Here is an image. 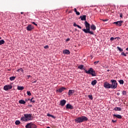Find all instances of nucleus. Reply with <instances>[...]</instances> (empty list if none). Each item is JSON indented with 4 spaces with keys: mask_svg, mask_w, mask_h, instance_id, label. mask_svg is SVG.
I'll list each match as a JSON object with an SVG mask.
<instances>
[{
    "mask_svg": "<svg viewBox=\"0 0 128 128\" xmlns=\"http://www.w3.org/2000/svg\"><path fill=\"white\" fill-rule=\"evenodd\" d=\"M84 26L86 28V29H82V30L84 32L85 34H90L94 35V33L92 31H90V24L88 22L85 21Z\"/></svg>",
    "mask_w": 128,
    "mask_h": 128,
    "instance_id": "obj_1",
    "label": "nucleus"
},
{
    "mask_svg": "<svg viewBox=\"0 0 128 128\" xmlns=\"http://www.w3.org/2000/svg\"><path fill=\"white\" fill-rule=\"evenodd\" d=\"M88 120V118L86 116L78 117L74 120V121L76 124H80V122H86Z\"/></svg>",
    "mask_w": 128,
    "mask_h": 128,
    "instance_id": "obj_2",
    "label": "nucleus"
},
{
    "mask_svg": "<svg viewBox=\"0 0 128 128\" xmlns=\"http://www.w3.org/2000/svg\"><path fill=\"white\" fill-rule=\"evenodd\" d=\"M32 114H24V116H22L20 118L22 122H28V120H32Z\"/></svg>",
    "mask_w": 128,
    "mask_h": 128,
    "instance_id": "obj_3",
    "label": "nucleus"
},
{
    "mask_svg": "<svg viewBox=\"0 0 128 128\" xmlns=\"http://www.w3.org/2000/svg\"><path fill=\"white\" fill-rule=\"evenodd\" d=\"M84 70H85V72L88 74H91L92 76H96V71L94 70V69L92 68H90L88 70H86V69Z\"/></svg>",
    "mask_w": 128,
    "mask_h": 128,
    "instance_id": "obj_4",
    "label": "nucleus"
},
{
    "mask_svg": "<svg viewBox=\"0 0 128 128\" xmlns=\"http://www.w3.org/2000/svg\"><path fill=\"white\" fill-rule=\"evenodd\" d=\"M110 82L112 84H110L111 86V88H118V82H116V80H111Z\"/></svg>",
    "mask_w": 128,
    "mask_h": 128,
    "instance_id": "obj_5",
    "label": "nucleus"
},
{
    "mask_svg": "<svg viewBox=\"0 0 128 128\" xmlns=\"http://www.w3.org/2000/svg\"><path fill=\"white\" fill-rule=\"evenodd\" d=\"M12 84L6 85L4 87V90H12Z\"/></svg>",
    "mask_w": 128,
    "mask_h": 128,
    "instance_id": "obj_6",
    "label": "nucleus"
},
{
    "mask_svg": "<svg viewBox=\"0 0 128 128\" xmlns=\"http://www.w3.org/2000/svg\"><path fill=\"white\" fill-rule=\"evenodd\" d=\"M122 22H124V21L120 20L114 22L113 24H116L117 26H122Z\"/></svg>",
    "mask_w": 128,
    "mask_h": 128,
    "instance_id": "obj_7",
    "label": "nucleus"
},
{
    "mask_svg": "<svg viewBox=\"0 0 128 128\" xmlns=\"http://www.w3.org/2000/svg\"><path fill=\"white\" fill-rule=\"evenodd\" d=\"M26 28L27 30H28V32H30L32 30H34V26L32 24H29L28 26H26Z\"/></svg>",
    "mask_w": 128,
    "mask_h": 128,
    "instance_id": "obj_8",
    "label": "nucleus"
},
{
    "mask_svg": "<svg viewBox=\"0 0 128 128\" xmlns=\"http://www.w3.org/2000/svg\"><path fill=\"white\" fill-rule=\"evenodd\" d=\"M104 88H112L110 84L106 82H104Z\"/></svg>",
    "mask_w": 128,
    "mask_h": 128,
    "instance_id": "obj_9",
    "label": "nucleus"
},
{
    "mask_svg": "<svg viewBox=\"0 0 128 128\" xmlns=\"http://www.w3.org/2000/svg\"><path fill=\"white\" fill-rule=\"evenodd\" d=\"M66 90V88L64 87H62L56 90V92H62L64 90Z\"/></svg>",
    "mask_w": 128,
    "mask_h": 128,
    "instance_id": "obj_10",
    "label": "nucleus"
},
{
    "mask_svg": "<svg viewBox=\"0 0 128 128\" xmlns=\"http://www.w3.org/2000/svg\"><path fill=\"white\" fill-rule=\"evenodd\" d=\"M113 116L114 118H119V120H122V116L120 114H114Z\"/></svg>",
    "mask_w": 128,
    "mask_h": 128,
    "instance_id": "obj_11",
    "label": "nucleus"
},
{
    "mask_svg": "<svg viewBox=\"0 0 128 128\" xmlns=\"http://www.w3.org/2000/svg\"><path fill=\"white\" fill-rule=\"evenodd\" d=\"M66 101L65 100H62L60 102V106H64L66 104Z\"/></svg>",
    "mask_w": 128,
    "mask_h": 128,
    "instance_id": "obj_12",
    "label": "nucleus"
},
{
    "mask_svg": "<svg viewBox=\"0 0 128 128\" xmlns=\"http://www.w3.org/2000/svg\"><path fill=\"white\" fill-rule=\"evenodd\" d=\"M74 94V90H70L68 92V96H72V94Z\"/></svg>",
    "mask_w": 128,
    "mask_h": 128,
    "instance_id": "obj_13",
    "label": "nucleus"
},
{
    "mask_svg": "<svg viewBox=\"0 0 128 128\" xmlns=\"http://www.w3.org/2000/svg\"><path fill=\"white\" fill-rule=\"evenodd\" d=\"M80 18L81 20H86V16H80Z\"/></svg>",
    "mask_w": 128,
    "mask_h": 128,
    "instance_id": "obj_14",
    "label": "nucleus"
},
{
    "mask_svg": "<svg viewBox=\"0 0 128 128\" xmlns=\"http://www.w3.org/2000/svg\"><path fill=\"white\" fill-rule=\"evenodd\" d=\"M66 108H69L70 110H74V106L70 104H67L66 106Z\"/></svg>",
    "mask_w": 128,
    "mask_h": 128,
    "instance_id": "obj_15",
    "label": "nucleus"
},
{
    "mask_svg": "<svg viewBox=\"0 0 128 128\" xmlns=\"http://www.w3.org/2000/svg\"><path fill=\"white\" fill-rule=\"evenodd\" d=\"M114 110H116V112H120L122 110V108L120 107H116L113 109Z\"/></svg>",
    "mask_w": 128,
    "mask_h": 128,
    "instance_id": "obj_16",
    "label": "nucleus"
},
{
    "mask_svg": "<svg viewBox=\"0 0 128 128\" xmlns=\"http://www.w3.org/2000/svg\"><path fill=\"white\" fill-rule=\"evenodd\" d=\"M90 28L92 30H96V25L92 24L90 26Z\"/></svg>",
    "mask_w": 128,
    "mask_h": 128,
    "instance_id": "obj_17",
    "label": "nucleus"
},
{
    "mask_svg": "<svg viewBox=\"0 0 128 128\" xmlns=\"http://www.w3.org/2000/svg\"><path fill=\"white\" fill-rule=\"evenodd\" d=\"M63 54H70V50H65L63 52Z\"/></svg>",
    "mask_w": 128,
    "mask_h": 128,
    "instance_id": "obj_18",
    "label": "nucleus"
},
{
    "mask_svg": "<svg viewBox=\"0 0 128 128\" xmlns=\"http://www.w3.org/2000/svg\"><path fill=\"white\" fill-rule=\"evenodd\" d=\"M18 103L20 104H26V101L23 100H20L18 101Z\"/></svg>",
    "mask_w": 128,
    "mask_h": 128,
    "instance_id": "obj_19",
    "label": "nucleus"
},
{
    "mask_svg": "<svg viewBox=\"0 0 128 128\" xmlns=\"http://www.w3.org/2000/svg\"><path fill=\"white\" fill-rule=\"evenodd\" d=\"M97 82L98 81L96 80H94L92 82L91 84H92V86H96Z\"/></svg>",
    "mask_w": 128,
    "mask_h": 128,
    "instance_id": "obj_20",
    "label": "nucleus"
},
{
    "mask_svg": "<svg viewBox=\"0 0 128 128\" xmlns=\"http://www.w3.org/2000/svg\"><path fill=\"white\" fill-rule=\"evenodd\" d=\"M26 128H32V122H30V123L28 124L26 126Z\"/></svg>",
    "mask_w": 128,
    "mask_h": 128,
    "instance_id": "obj_21",
    "label": "nucleus"
},
{
    "mask_svg": "<svg viewBox=\"0 0 128 128\" xmlns=\"http://www.w3.org/2000/svg\"><path fill=\"white\" fill-rule=\"evenodd\" d=\"M24 86H18V90H24Z\"/></svg>",
    "mask_w": 128,
    "mask_h": 128,
    "instance_id": "obj_22",
    "label": "nucleus"
},
{
    "mask_svg": "<svg viewBox=\"0 0 128 128\" xmlns=\"http://www.w3.org/2000/svg\"><path fill=\"white\" fill-rule=\"evenodd\" d=\"M36 125L32 124V122H31V128H36Z\"/></svg>",
    "mask_w": 128,
    "mask_h": 128,
    "instance_id": "obj_23",
    "label": "nucleus"
},
{
    "mask_svg": "<svg viewBox=\"0 0 128 128\" xmlns=\"http://www.w3.org/2000/svg\"><path fill=\"white\" fill-rule=\"evenodd\" d=\"M78 68H79L80 70H84V65H80L78 66Z\"/></svg>",
    "mask_w": 128,
    "mask_h": 128,
    "instance_id": "obj_24",
    "label": "nucleus"
},
{
    "mask_svg": "<svg viewBox=\"0 0 128 128\" xmlns=\"http://www.w3.org/2000/svg\"><path fill=\"white\" fill-rule=\"evenodd\" d=\"M74 26H77V28H82V27L79 25L77 24L76 23L74 24Z\"/></svg>",
    "mask_w": 128,
    "mask_h": 128,
    "instance_id": "obj_25",
    "label": "nucleus"
},
{
    "mask_svg": "<svg viewBox=\"0 0 128 128\" xmlns=\"http://www.w3.org/2000/svg\"><path fill=\"white\" fill-rule=\"evenodd\" d=\"M10 80L11 81L14 80H16V76H11L10 78Z\"/></svg>",
    "mask_w": 128,
    "mask_h": 128,
    "instance_id": "obj_26",
    "label": "nucleus"
},
{
    "mask_svg": "<svg viewBox=\"0 0 128 128\" xmlns=\"http://www.w3.org/2000/svg\"><path fill=\"white\" fill-rule=\"evenodd\" d=\"M30 102H32V104H34L36 102V100H34V98H32L30 100Z\"/></svg>",
    "mask_w": 128,
    "mask_h": 128,
    "instance_id": "obj_27",
    "label": "nucleus"
},
{
    "mask_svg": "<svg viewBox=\"0 0 128 128\" xmlns=\"http://www.w3.org/2000/svg\"><path fill=\"white\" fill-rule=\"evenodd\" d=\"M20 124V122L18 120H17L15 122V124H16V126H18Z\"/></svg>",
    "mask_w": 128,
    "mask_h": 128,
    "instance_id": "obj_28",
    "label": "nucleus"
},
{
    "mask_svg": "<svg viewBox=\"0 0 128 128\" xmlns=\"http://www.w3.org/2000/svg\"><path fill=\"white\" fill-rule=\"evenodd\" d=\"M5 42L4 40H0V46H2V44H4Z\"/></svg>",
    "mask_w": 128,
    "mask_h": 128,
    "instance_id": "obj_29",
    "label": "nucleus"
},
{
    "mask_svg": "<svg viewBox=\"0 0 128 128\" xmlns=\"http://www.w3.org/2000/svg\"><path fill=\"white\" fill-rule=\"evenodd\" d=\"M17 72H24V69H22V68H20L17 70Z\"/></svg>",
    "mask_w": 128,
    "mask_h": 128,
    "instance_id": "obj_30",
    "label": "nucleus"
},
{
    "mask_svg": "<svg viewBox=\"0 0 128 128\" xmlns=\"http://www.w3.org/2000/svg\"><path fill=\"white\" fill-rule=\"evenodd\" d=\"M88 98L90 99V100H93V98H92V95H88Z\"/></svg>",
    "mask_w": 128,
    "mask_h": 128,
    "instance_id": "obj_31",
    "label": "nucleus"
},
{
    "mask_svg": "<svg viewBox=\"0 0 128 128\" xmlns=\"http://www.w3.org/2000/svg\"><path fill=\"white\" fill-rule=\"evenodd\" d=\"M122 94L123 96H126V91L123 90L122 92Z\"/></svg>",
    "mask_w": 128,
    "mask_h": 128,
    "instance_id": "obj_32",
    "label": "nucleus"
},
{
    "mask_svg": "<svg viewBox=\"0 0 128 128\" xmlns=\"http://www.w3.org/2000/svg\"><path fill=\"white\" fill-rule=\"evenodd\" d=\"M119 82H120V84H122L124 82V80H119Z\"/></svg>",
    "mask_w": 128,
    "mask_h": 128,
    "instance_id": "obj_33",
    "label": "nucleus"
},
{
    "mask_svg": "<svg viewBox=\"0 0 128 128\" xmlns=\"http://www.w3.org/2000/svg\"><path fill=\"white\" fill-rule=\"evenodd\" d=\"M117 48H118V50H120V52H122V50H122V48H120L118 46L117 47Z\"/></svg>",
    "mask_w": 128,
    "mask_h": 128,
    "instance_id": "obj_34",
    "label": "nucleus"
},
{
    "mask_svg": "<svg viewBox=\"0 0 128 128\" xmlns=\"http://www.w3.org/2000/svg\"><path fill=\"white\" fill-rule=\"evenodd\" d=\"M27 94L28 96H32V93H30V91H27Z\"/></svg>",
    "mask_w": 128,
    "mask_h": 128,
    "instance_id": "obj_35",
    "label": "nucleus"
},
{
    "mask_svg": "<svg viewBox=\"0 0 128 128\" xmlns=\"http://www.w3.org/2000/svg\"><path fill=\"white\" fill-rule=\"evenodd\" d=\"M121 54L124 56H126V54L124 53V52H122Z\"/></svg>",
    "mask_w": 128,
    "mask_h": 128,
    "instance_id": "obj_36",
    "label": "nucleus"
},
{
    "mask_svg": "<svg viewBox=\"0 0 128 128\" xmlns=\"http://www.w3.org/2000/svg\"><path fill=\"white\" fill-rule=\"evenodd\" d=\"M76 14H77V16H80V13L78 11L76 12Z\"/></svg>",
    "mask_w": 128,
    "mask_h": 128,
    "instance_id": "obj_37",
    "label": "nucleus"
},
{
    "mask_svg": "<svg viewBox=\"0 0 128 128\" xmlns=\"http://www.w3.org/2000/svg\"><path fill=\"white\" fill-rule=\"evenodd\" d=\"M32 24H34V26H38V24H36V22H32Z\"/></svg>",
    "mask_w": 128,
    "mask_h": 128,
    "instance_id": "obj_38",
    "label": "nucleus"
},
{
    "mask_svg": "<svg viewBox=\"0 0 128 128\" xmlns=\"http://www.w3.org/2000/svg\"><path fill=\"white\" fill-rule=\"evenodd\" d=\"M114 40V37H111L110 38V40L112 41Z\"/></svg>",
    "mask_w": 128,
    "mask_h": 128,
    "instance_id": "obj_39",
    "label": "nucleus"
},
{
    "mask_svg": "<svg viewBox=\"0 0 128 128\" xmlns=\"http://www.w3.org/2000/svg\"><path fill=\"white\" fill-rule=\"evenodd\" d=\"M36 82H37L36 80H32V83H36Z\"/></svg>",
    "mask_w": 128,
    "mask_h": 128,
    "instance_id": "obj_40",
    "label": "nucleus"
},
{
    "mask_svg": "<svg viewBox=\"0 0 128 128\" xmlns=\"http://www.w3.org/2000/svg\"><path fill=\"white\" fill-rule=\"evenodd\" d=\"M120 18H122V13H120Z\"/></svg>",
    "mask_w": 128,
    "mask_h": 128,
    "instance_id": "obj_41",
    "label": "nucleus"
},
{
    "mask_svg": "<svg viewBox=\"0 0 128 128\" xmlns=\"http://www.w3.org/2000/svg\"><path fill=\"white\" fill-rule=\"evenodd\" d=\"M102 22H108V20L105 19V20H102Z\"/></svg>",
    "mask_w": 128,
    "mask_h": 128,
    "instance_id": "obj_42",
    "label": "nucleus"
},
{
    "mask_svg": "<svg viewBox=\"0 0 128 128\" xmlns=\"http://www.w3.org/2000/svg\"><path fill=\"white\" fill-rule=\"evenodd\" d=\"M70 38H68L66 40V42H70Z\"/></svg>",
    "mask_w": 128,
    "mask_h": 128,
    "instance_id": "obj_43",
    "label": "nucleus"
},
{
    "mask_svg": "<svg viewBox=\"0 0 128 128\" xmlns=\"http://www.w3.org/2000/svg\"><path fill=\"white\" fill-rule=\"evenodd\" d=\"M44 48H48V46H46L44 47Z\"/></svg>",
    "mask_w": 128,
    "mask_h": 128,
    "instance_id": "obj_44",
    "label": "nucleus"
},
{
    "mask_svg": "<svg viewBox=\"0 0 128 128\" xmlns=\"http://www.w3.org/2000/svg\"><path fill=\"white\" fill-rule=\"evenodd\" d=\"M74 12H78V10H76V8H74Z\"/></svg>",
    "mask_w": 128,
    "mask_h": 128,
    "instance_id": "obj_45",
    "label": "nucleus"
},
{
    "mask_svg": "<svg viewBox=\"0 0 128 128\" xmlns=\"http://www.w3.org/2000/svg\"><path fill=\"white\" fill-rule=\"evenodd\" d=\"M52 116V114H47L48 116Z\"/></svg>",
    "mask_w": 128,
    "mask_h": 128,
    "instance_id": "obj_46",
    "label": "nucleus"
},
{
    "mask_svg": "<svg viewBox=\"0 0 128 128\" xmlns=\"http://www.w3.org/2000/svg\"><path fill=\"white\" fill-rule=\"evenodd\" d=\"M112 122H116V120H112Z\"/></svg>",
    "mask_w": 128,
    "mask_h": 128,
    "instance_id": "obj_47",
    "label": "nucleus"
},
{
    "mask_svg": "<svg viewBox=\"0 0 128 128\" xmlns=\"http://www.w3.org/2000/svg\"><path fill=\"white\" fill-rule=\"evenodd\" d=\"M28 78H32V76L30 75H28L27 76Z\"/></svg>",
    "mask_w": 128,
    "mask_h": 128,
    "instance_id": "obj_48",
    "label": "nucleus"
},
{
    "mask_svg": "<svg viewBox=\"0 0 128 128\" xmlns=\"http://www.w3.org/2000/svg\"><path fill=\"white\" fill-rule=\"evenodd\" d=\"M98 62H99L98 61L97 62H94V64H98Z\"/></svg>",
    "mask_w": 128,
    "mask_h": 128,
    "instance_id": "obj_49",
    "label": "nucleus"
},
{
    "mask_svg": "<svg viewBox=\"0 0 128 128\" xmlns=\"http://www.w3.org/2000/svg\"><path fill=\"white\" fill-rule=\"evenodd\" d=\"M50 118H54V115L51 114Z\"/></svg>",
    "mask_w": 128,
    "mask_h": 128,
    "instance_id": "obj_50",
    "label": "nucleus"
},
{
    "mask_svg": "<svg viewBox=\"0 0 128 128\" xmlns=\"http://www.w3.org/2000/svg\"><path fill=\"white\" fill-rule=\"evenodd\" d=\"M28 106H30V108H32V105L30 104Z\"/></svg>",
    "mask_w": 128,
    "mask_h": 128,
    "instance_id": "obj_51",
    "label": "nucleus"
},
{
    "mask_svg": "<svg viewBox=\"0 0 128 128\" xmlns=\"http://www.w3.org/2000/svg\"><path fill=\"white\" fill-rule=\"evenodd\" d=\"M120 92L117 93V96H120Z\"/></svg>",
    "mask_w": 128,
    "mask_h": 128,
    "instance_id": "obj_52",
    "label": "nucleus"
},
{
    "mask_svg": "<svg viewBox=\"0 0 128 128\" xmlns=\"http://www.w3.org/2000/svg\"><path fill=\"white\" fill-rule=\"evenodd\" d=\"M126 50H127V51L128 52V48H126Z\"/></svg>",
    "mask_w": 128,
    "mask_h": 128,
    "instance_id": "obj_53",
    "label": "nucleus"
},
{
    "mask_svg": "<svg viewBox=\"0 0 128 128\" xmlns=\"http://www.w3.org/2000/svg\"><path fill=\"white\" fill-rule=\"evenodd\" d=\"M20 14H24V13H23V12H21Z\"/></svg>",
    "mask_w": 128,
    "mask_h": 128,
    "instance_id": "obj_54",
    "label": "nucleus"
},
{
    "mask_svg": "<svg viewBox=\"0 0 128 128\" xmlns=\"http://www.w3.org/2000/svg\"><path fill=\"white\" fill-rule=\"evenodd\" d=\"M114 40H116V38H114Z\"/></svg>",
    "mask_w": 128,
    "mask_h": 128,
    "instance_id": "obj_55",
    "label": "nucleus"
},
{
    "mask_svg": "<svg viewBox=\"0 0 128 128\" xmlns=\"http://www.w3.org/2000/svg\"><path fill=\"white\" fill-rule=\"evenodd\" d=\"M0 40H2V38L1 37H0Z\"/></svg>",
    "mask_w": 128,
    "mask_h": 128,
    "instance_id": "obj_56",
    "label": "nucleus"
},
{
    "mask_svg": "<svg viewBox=\"0 0 128 128\" xmlns=\"http://www.w3.org/2000/svg\"><path fill=\"white\" fill-rule=\"evenodd\" d=\"M108 72H110V70H108Z\"/></svg>",
    "mask_w": 128,
    "mask_h": 128,
    "instance_id": "obj_57",
    "label": "nucleus"
},
{
    "mask_svg": "<svg viewBox=\"0 0 128 128\" xmlns=\"http://www.w3.org/2000/svg\"><path fill=\"white\" fill-rule=\"evenodd\" d=\"M75 30H76V29H75Z\"/></svg>",
    "mask_w": 128,
    "mask_h": 128,
    "instance_id": "obj_58",
    "label": "nucleus"
},
{
    "mask_svg": "<svg viewBox=\"0 0 128 128\" xmlns=\"http://www.w3.org/2000/svg\"><path fill=\"white\" fill-rule=\"evenodd\" d=\"M27 100H26V102Z\"/></svg>",
    "mask_w": 128,
    "mask_h": 128,
    "instance_id": "obj_59",
    "label": "nucleus"
},
{
    "mask_svg": "<svg viewBox=\"0 0 128 128\" xmlns=\"http://www.w3.org/2000/svg\"><path fill=\"white\" fill-rule=\"evenodd\" d=\"M28 100H30V99H28Z\"/></svg>",
    "mask_w": 128,
    "mask_h": 128,
    "instance_id": "obj_60",
    "label": "nucleus"
}]
</instances>
